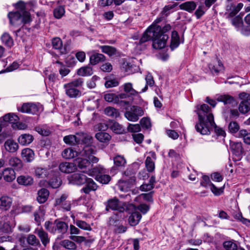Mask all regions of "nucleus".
<instances>
[{
  "label": "nucleus",
  "instance_id": "obj_1",
  "mask_svg": "<svg viewBox=\"0 0 250 250\" xmlns=\"http://www.w3.org/2000/svg\"><path fill=\"white\" fill-rule=\"evenodd\" d=\"M195 112L198 114L199 119V123L195 125L197 132L202 135H208L210 133V129L214 127L217 135L225 137V131L216 125L213 115L207 104L197 105Z\"/></svg>",
  "mask_w": 250,
  "mask_h": 250
},
{
  "label": "nucleus",
  "instance_id": "obj_2",
  "mask_svg": "<svg viewBox=\"0 0 250 250\" xmlns=\"http://www.w3.org/2000/svg\"><path fill=\"white\" fill-rule=\"evenodd\" d=\"M160 21V19H156L154 23L150 26L144 33L140 40V43L145 42L151 39L153 40L152 46L155 49L164 48L168 39L167 34H160L161 27L156 24Z\"/></svg>",
  "mask_w": 250,
  "mask_h": 250
},
{
  "label": "nucleus",
  "instance_id": "obj_3",
  "mask_svg": "<svg viewBox=\"0 0 250 250\" xmlns=\"http://www.w3.org/2000/svg\"><path fill=\"white\" fill-rule=\"evenodd\" d=\"M95 152L93 146H85L81 152V156L75 160L78 167L83 169L89 167L91 163H97L99 161V159L93 155Z\"/></svg>",
  "mask_w": 250,
  "mask_h": 250
},
{
  "label": "nucleus",
  "instance_id": "obj_4",
  "mask_svg": "<svg viewBox=\"0 0 250 250\" xmlns=\"http://www.w3.org/2000/svg\"><path fill=\"white\" fill-rule=\"evenodd\" d=\"M83 83V79L79 78L63 85L65 94L70 98H76L81 96L80 91L77 87Z\"/></svg>",
  "mask_w": 250,
  "mask_h": 250
},
{
  "label": "nucleus",
  "instance_id": "obj_5",
  "mask_svg": "<svg viewBox=\"0 0 250 250\" xmlns=\"http://www.w3.org/2000/svg\"><path fill=\"white\" fill-rule=\"evenodd\" d=\"M10 23L13 25H20L30 21V15L28 12H24L22 15L19 11L10 12L8 14Z\"/></svg>",
  "mask_w": 250,
  "mask_h": 250
},
{
  "label": "nucleus",
  "instance_id": "obj_6",
  "mask_svg": "<svg viewBox=\"0 0 250 250\" xmlns=\"http://www.w3.org/2000/svg\"><path fill=\"white\" fill-rule=\"evenodd\" d=\"M105 172V169L101 166L88 169V171H86L89 176H95L96 180L103 184H108L111 180V177L109 175L104 174Z\"/></svg>",
  "mask_w": 250,
  "mask_h": 250
},
{
  "label": "nucleus",
  "instance_id": "obj_7",
  "mask_svg": "<svg viewBox=\"0 0 250 250\" xmlns=\"http://www.w3.org/2000/svg\"><path fill=\"white\" fill-rule=\"evenodd\" d=\"M45 228L52 233H59L64 234L67 230L68 225L65 222L58 220L54 222H46L44 224Z\"/></svg>",
  "mask_w": 250,
  "mask_h": 250
},
{
  "label": "nucleus",
  "instance_id": "obj_8",
  "mask_svg": "<svg viewBox=\"0 0 250 250\" xmlns=\"http://www.w3.org/2000/svg\"><path fill=\"white\" fill-rule=\"evenodd\" d=\"M144 114V111L142 107L133 105L125 112V116L129 121L136 122Z\"/></svg>",
  "mask_w": 250,
  "mask_h": 250
},
{
  "label": "nucleus",
  "instance_id": "obj_9",
  "mask_svg": "<svg viewBox=\"0 0 250 250\" xmlns=\"http://www.w3.org/2000/svg\"><path fill=\"white\" fill-rule=\"evenodd\" d=\"M18 110L22 113L37 114L42 110V105L39 103H24Z\"/></svg>",
  "mask_w": 250,
  "mask_h": 250
},
{
  "label": "nucleus",
  "instance_id": "obj_10",
  "mask_svg": "<svg viewBox=\"0 0 250 250\" xmlns=\"http://www.w3.org/2000/svg\"><path fill=\"white\" fill-rule=\"evenodd\" d=\"M86 171L88 170H83L82 173H76L69 176L67 178L69 183L78 186L84 184L88 178L84 174V173L87 174Z\"/></svg>",
  "mask_w": 250,
  "mask_h": 250
},
{
  "label": "nucleus",
  "instance_id": "obj_11",
  "mask_svg": "<svg viewBox=\"0 0 250 250\" xmlns=\"http://www.w3.org/2000/svg\"><path fill=\"white\" fill-rule=\"evenodd\" d=\"M239 97L241 100L239 106V110L243 114L246 113L250 109V94L243 92L239 94Z\"/></svg>",
  "mask_w": 250,
  "mask_h": 250
},
{
  "label": "nucleus",
  "instance_id": "obj_12",
  "mask_svg": "<svg viewBox=\"0 0 250 250\" xmlns=\"http://www.w3.org/2000/svg\"><path fill=\"white\" fill-rule=\"evenodd\" d=\"M106 209H109L112 210H118L120 213L123 212L125 209V207L124 205L119 202L116 198H113L109 199L105 203Z\"/></svg>",
  "mask_w": 250,
  "mask_h": 250
},
{
  "label": "nucleus",
  "instance_id": "obj_13",
  "mask_svg": "<svg viewBox=\"0 0 250 250\" xmlns=\"http://www.w3.org/2000/svg\"><path fill=\"white\" fill-rule=\"evenodd\" d=\"M231 23L235 27L236 29L240 31L242 34L245 35H249L250 34V25L243 28L242 27V19L241 17L238 16L232 19Z\"/></svg>",
  "mask_w": 250,
  "mask_h": 250
},
{
  "label": "nucleus",
  "instance_id": "obj_14",
  "mask_svg": "<svg viewBox=\"0 0 250 250\" xmlns=\"http://www.w3.org/2000/svg\"><path fill=\"white\" fill-rule=\"evenodd\" d=\"M1 178L6 183L13 182L16 178L15 170L11 167H6L1 172Z\"/></svg>",
  "mask_w": 250,
  "mask_h": 250
},
{
  "label": "nucleus",
  "instance_id": "obj_15",
  "mask_svg": "<svg viewBox=\"0 0 250 250\" xmlns=\"http://www.w3.org/2000/svg\"><path fill=\"white\" fill-rule=\"evenodd\" d=\"M243 4L239 3L235 5L230 3L227 5L225 15L227 17L230 18L234 16L243 7Z\"/></svg>",
  "mask_w": 250,
  "mask_h": 250
},
{
  "label": "nucleus",
  "instance_id": "obj_16",
  "mask_svg": "<svg viewBox=\"0 0 250 250\" xmlns=\"http://www.w3.org/2000/svg\"><path fill=\"white\" fill-rule=\"evenodd\" d=\"M61 246L69 250H74L76 248V245L74 242L65 239L62 241L60 244L55 242L53 246V250H62Z\"/></svg>",
  "mask_w": 250,
  "mask_h": 250
},
{
  "label": "nucleus",
  "instance_id": "obj_17",
  "mask_svg": "<svg viewBox=\"0 0 250 250\" xmlns=\"http://www.w3.org/2000/svg\"><path fill=\"white\" fill-rule=\"evenodd\" d=\"M59 168L62 172L64 173H72L77 169L76 164L67 162L60 163L59 166Z\"/></svg>",
  "mask_w": 250,
  "mask_h": 250
},
{
  "label": "nucleus",
  "instance_id": "obj_18",
  "mask_svg": "<svg viewBox=\"0 0 250 250\" xmlns=\"http://www.w3.org/2000/svg\"><path fill=\"white\" fill-rule=\"evenodd\" d=\"M146 158L145 164L147 171L152 172L155 168L154 161L156 159V156L155 153L153 151L149 152Z\"/></svg>",
  "mask_w": 250,
  "mask_h": 250
},
{
  "label": "nucleus",
  "instance_id": "obj_19",
  "mask_svg": "<svg viewBox=\"0 0 250 250\" xmlns=\"http://www.w3.org/2000/svg\"><path fill=\"white\" fill-rule=\"evenodd\" d=\"M53 172L50 168L37 167L35 170V175L38 178H45L49 177Z\"/></svg>",
  "mask_w": 250,
  "mask_h": 250
},
{
  "label": "nucleus",
  "instance_id": "obj_20",
  "mask_svg": "<svg viewBox=\"0 0 250 250\" xmlns=\"http://www.w3.org/2000/svg\"><path fill=\"white\" fill-rule=\"evenodd\" d=\"M85 184V186L82 188L81 191L85 194H88L92 191H95L98 188L97 185L91 178H88Z\"/></svg>",
  "mask_w": 250,
  "mask_h": 250
},
{
  "label": "nucleus",
  "instance_id": "obj_21",
  "mask_svg": "<svg viewBox=\"0 0 250 250\" xmlns=\"http://www.w3.org/2000/svg\"><path fill=\"white\" fill-rule=\"evenodd\" d=\"M13 202L12 198L8 196H2L0 198V209L7 211L11 208Z\"/></svg>",
  "mask_w": 250,
  "mask_h": 250
},
{
  "label": "nucleus",
  "instance_id": "obj_22",
  "mask_svg": "<svg viewBox=\"0 0 250 250\" xmlns=\"http://www.w3.org/2000/svg\"><path fill=\"white\" fill-rule=\"evenodd\" d=\"M4 147L6 151L14 153L19 149V145L13 139H7L4 143Z\"/></svg>",
  "mask_w": 250,
  "mask_h": 250
},
{
  "label": "nucleus",
  "instance_id": "obj_23",
  "mask_svg": "<svg viewBox=\"0 0 250 250\" xmlns=\"http://www.w3.org/2000/svg\"><path fill=\"white\" fill-rule=\"evenodd\" d=\"M21 156L23 161L30 163L35 158V153L33 150L29 148H25L22 150Z\"/></svg>",
  "mask_w": 250,
  "mask_h": 250
},
{
  "label": "nucleus",
  "instance_id": "obj_24",
  "mask_svg": "<svg viewBox=\"0 0 250 250\" xmlns=\"http://www.w3.org/2000/svg\"><path fill=\"white\" fill-rule=\"evenodd\" d=\"M35 233L40 238L42 244L46 246L50 242L49 238L47 232L44 231L42 229H36Z\"/></svg>",
  "mask_w": 250,
  "mask_h": 250
},
{
  "label": "nucleus",
  "instance_id": "obj_25",
  "mask_svg": "<svg viewBox=\"0 0 250 250\" xmlns=\"http://www.w3.org/2000/svg\"><path fill=\"white\" fill-rule=\"evenodd\" d=\"M34 140L33 136L30 134H23L20 135L18 139V142L22 146H27L31 144Z\"/></svg>",
  "mask_w": 250,
  "mask_h": 250
},
{
  "label": "nucleus",
  "instance_id": "obj_26",
  "mask_svg": "<svg viewBox=\"0 0 250 250\" xmlns=\"http://www.w3.org/2000/svg\"><path fill=\"white\" fill-rule=\"evenodd\" d=\"M33 181V178L29 175H21L17 178V182L19 185L25 186L32 185Z\"/></svg>",
  "mask_w": 250,
  "mask_h": 250
},
{
  "label": "nucleus",
  "instance_id": "obj_27",
  "mask_svg": "<svg viewBox=\"0 0 250 250\" xmlns=\"http://www.w3.org/2000/svg\"><path fill=\"white\" fill-rule=\"evenodd\" d=\"M209 68L213 73L218 74L224 69V66L220 60H216L208 65Z\"/></svg>",
  "mask_w": 250,
  "mask_h": 250
},
{
  "label": "nucleus",
  "instance_id": "obj_28",
  "mask_svg": "<svg viewBox=\"0 0 250 250\" xmlns=\"http://www.w3.org/2000/svg\"><path fill=\"white\" fill-rule=\"evenodd\" d=\"M77 74L82 77H87L91 76L93 73L92 67L89 65L82 66L77 70Z\"/></svg>",
  "mask_w": 250,
  "mask_h": 250
},
{
  "label": "nucleus",
  "instance_id": "obj_29",
  "mask_svg": "<svg viewBox=\"0 0 250 250\" xmlns=\"http://www.w3.org/2000/svg\"><path fill=\"white\" fill-rule=\"evenodd\" d=\"M231 150L233 154L240 159L243 153V147L241 143H233L231 145Z\"/></svg>",
  "mask_w": 250,
  "mask_h": 250
},
{
  "label": "nucleus",
  "instance_id": "obj_30",
  "mask_svg": "<svg viewBox=\"0 0 250 250\" xmlns=\"http://www.w3.org/2000/svg\"><path fill=\"white\" fill-rule=\"evenodd\" d=\"M52 44L53 48L59 50L61 55L65 53V49L62 47V42L60 38H53L52 41Z\"/></svg>",
  "mask_w": 250,
  "mask_h": 250
},
{
  "label": "nucleus",
  "instance_id": "obj_31",
  "mask_svg": "<svg viewBox=\"0 0 250 250\" xmlns=\"http://www.w3.org/2000/svg\"><path fill=\"white\" fill-rule=\"evenodd\" d=\"M8 164L17 170L20 169L22 167V163L21 160L16 157H10L8 159Z\"/></svg>",
  "mask_w": 250,
  "mask_h": 250
},
{
  "label": "nucleus",
  "instance_id": "obj_32",
  "mask_svg": "<svg viewBox=\"0 0 250 250\" xmlns=\"http://www.w3.org/2000/svg\"><path fill=\"white\" fill-rule=\"evenodd\" d=\"M62 157L65 159H70L78 156V152L71 147L64 149L62 152Z\"/></svg>",
  "mask_w": 250,
  "mask_h": 250
},
{
  "label": "nucleus",
  "instance_id": "obj_33",
  "mask_svg": "<svg viewBox=\"0 0 250 250\" xmlns=\"http://www.w3.org/2000/svg\"><path fill=\"white\" fill-rule=\"evenodd\" d=\"M95 138L101 143L108 144L111 137L106 132H99L95 134Z\"/></svg>",
  "mask_w": 250,
  "mask_h": 250
},
{
  "label": "nucleus",
  "instance_id": "obj_34",
  "mask_svg": "<svg viewBox=\"0 0 250 250\" xmlns=\"http://www.w3.org/2000/svg\"><path fill=\"white\" fill-rule=\"evenodd\" d=\"M105 57L104 55L99 53H95L90 56L89 63L91 65H96L100 62L104 61Z\"/></svg>",
  "mask_w": 250,
  "mask_h": 250
},
{
  "label": "nucleus",
  "instance_id": "obj_35",
  "mask_svg": "<svg viewBox=\"0 0 250 250\" xmlns=\"http://www.w3.org/2000/svg\"><path fill=\"white\" fill-rule=\"evenodd\" d=\"M141 218V214L137 211H135L129 216L128 219L129 223L132 226H136L139 223Z\"/></svg>",
  "mask_w": 250,
  "mask_h": 250
},
{
  "label": "nucleus",
  "instance_id": "obj_36",
  "mask_svg": "<svg viewBox=\"0 0 250 250\" xmlns=\"http://www.w3.org/2000/svg\"><path fill=\"white\" fill-rule=\"evenodd\" d=\"M38 194L37 201L40 203H43L47 200L49 192L47 189L45 188H42L39 190Z\"/></svg>",
  "mask_w": 250,
  "mask_h": 250
},
{
  "label": "nucleus",
  "instance_id": "obj_37",
  "mask_svg": "<svg viewBox=\"0 0 250 250\" xmlns=\"http://www.w3.org/2000/svg\"><path fill=\"white\" fill-rule=\"evenodd\" d=\"M196 7V4L194 1H187L179 5L181 10L187 11L188 12H192Z\"/></svg>",
  "mask_w": 250,
  "mask_h": 250
},
{
  "label": "nucleus",
  "instance_id": "obj_38",
  "mask_svg": "<svg viewBox=\"0 0 250 250\" xmlns=\"http://www.w3.org/2000/svg\"><path fill=\"white\" fill-rule=\"evenodd\" d=\"M80 138L78 135V133L76 134V135H69L65 136L63 138V141L66 144L69 145H74L77 143H79V139Z\"/></svg>",
  "mask_w": 250,
  "mask_h": 250
},
{
  "label": "nucleus",
  "instance_id": "obj_39",
  "mask_svg": "<svg viewBox=\"0 0 250 250\" xmlns=\"http://www.w3.org/2000/svg\"><path fill=\"white\" fill-rule=\"evenodd\" d=\"M78 135L80 138L79 139V143L82 142L87 144V146H89V145L92 143V137L91 135L83 132L78 133Z\"/></svg>",
  "mask_w": 250,
  "mask_h": 250
},
{
  "label": "nucleus",
  "instance_id": "obj_40",
  "mask_svg": "<svg viewBox=\"0 0 250 250\" xmlns=\"http://www.w3.org/2000/svg\"><path fill=\"white\" fill-rule=\"evenodd\" d=\"M180 44L179 37L178 33L173 31L171 33V41L170 44V48L172 50L177 47Z\"/></svg>",
  "mask_w": 250,
  "mask_h": 250
},
{
  "label": "nucleus",
  "instance_id": "obj_41",
  "mask_svg": "<svg viewBox=\"0 0 250 250\" xmlns=\"http://www.w3.org/2000/svg\"><path fill=\"white\" fill-rule=\"evenodd\" d=\"M1 40L3 43L8 47H11L14 44L13 39L7 33H4L2 35Z\"/></svg>",
  "mask_w": 250,
  "mask_h": 250
},
{
  "label": "nucleus",
  "instance_id": "obj_42",
  "mask_svg": "<svg viewBox=\"0 0 250 250\" xmlns=\"http://www.w3.org/2000/svg\"><path fill=\"white\" fill-rule=\"evenodd\" d=\"M46 78L48 80L49 84L52 85L58 79V75L53 72H49L47 69L44 71Z\"/></svg>",
  "mask_w": 250,
  "mask_h": 250
},
{
  "label": "nucleus",
  "instance_id": "obj_43",
  "mask_svg": "<svg viewBox=\"0 0 250 250\" xmlns=\"http://www.w3.org/2000/svg\"><path fill=\"white\" fill-rule=\"evenodd\" d=\"M104 113L113 118H116L120 116L119 111L116 108L112 107H107L104 109Z\"/></svg>",
  "mask_w": 250,
  "mask_h": 250
},
{
  "label": "nucleus",
  "instance_id": "obj_44",
  "mask_svg": "<svg viewBox=\"0 0 250 250\" xmlns=\"http://www.w3.org/2000/svg\"><path fill=\"white\" fill-rule=\"evenodd\" d=\"M216 100L218 102L224 103L225 104H230L234 102V98L228 95H219Z\"/></svg>",
  "mask_w": 250,
  "mask_h": 250
},
{
  "label": "nucleus",
  "instance_id": "obj_45",
  "mask_svg": "<svg viewBox=\"0 0 250 250\" xmlns=\"http://www.w3.org/2000/svg\"><path fill=\"white\" fill-rule=\"evenodd\" d=\"M237 137L243 138L246 144L250 145V132H248L246 130L242 129L236 135Z\"/></svg>",
  "mask_w": 250,
  "mask_h": 250
},
{
  "label": "nucleus",
  "instance_id": "obj_46",
  "mask_svg": "<svg viewBox=\"0 0 250 250\" xmlns=\"http://www.w3.org/2000/svg\"><path fill=\"white\" fill-rule=\"evenodd\" d=\"M122 67L125 71L128 74L134 73L136 70L135 65H134L126 61L124 62L123 63Z\"/></svg>",
  "mask_w": 250,
  "mask_h": 250
},
{
  "label": "nucleus",
  "instance_id": "obj_47",
  "mask_svg": "<svg viewBox=\"0 0 250 250\" xmlns=\"http://www.w3.org/2000/svg\"><path fill=\"white\" fill-rule=\"evenodd\" d=\"M45 214V211L43 207H40L39 209L34 213L35 220L38 223H40L43 220V216Z\"/></svg>",
  "mask_w": 250,
  "mask_h": 250
},
{
  "label": "nucleus",
  "instance_id": "obj_48",
  "mask_svg": "<svg viewBox=\"0 0 250 250\" xmlns=\"http://www.w3.org/2000/svg\"><path fill=\"white\" fill-rule=\"evenodd\" d=\"M65 12L64 7L62 6H60L54 9L53 15L55 18L60 19L64 16Z\"/></svg>",
  "mask_w": 250,
  "mask_h": 250
},
{
  "label": "nucleus",
  "instance_id": "obj_49",
  "mask_svg": "<svg viewBox=\"0 0 250 250\" xmlns=\"http://www.w3.org/2000/svg\"><path fill=\"white\" fill-rule=\"evenodd\" d=\"M3 121L14 124L19 120V117L14 113H8L3 117Z\"/></svg>",
  "mask_w": 250,
  "mask_h": 250
},
{
  "label": "nucleus",
  "instance_id": "obj_50",
  "mask_svg": "<svg viewBox=\"0 0 250 250\" xmlns=\"http://www.w3.org/2000/svg\"><path fill=\"white\" fill-rule=\"evenodd\" d=\"M110 127L114 132L117 134H121L124 131L123 126L118 123L115 122L112 123Z\"/></svg>",
  "mask_w": 250,
  "mask_h": 250
},
{
  "label": "nucleus",
  "instance_id": "obj_51",
  "mask_svg": "<svg viewBox=\"0 0 250 250\" xmlns=\"http://www.w3.org/2000/svg\"><path fill=\"white\" fill-rule=\"evenodd\" d=\"M114 163L117 167H122L125 166L126 161L123 156L118 155L114 157Z\"/></svg>",
  "mask_w": 250,
  "mask_h": 250
},
{
  "label": "nucleus",
  "instance_id": "obj_52",
  "mask_svg": "<svg viewBox=\"0 0 250 250\" xmlns=\"http://www.w3.org/2000/svg\"><path fill=\"white\" fill-rule=\"evenodd\" d=\"M102 51L109 56H112L115 54L116 49L115 48L108 45H103L100 47Z\"/></svg>",
  "mask_w": 250,
  "mask_h": 250
},
{
  "label": "nucleus",
  "instance_id": "obj_53",
  "mask_svg": "<svg viewBox=\"0 0 250 250\" xmlns=\"http://www.w3.org/2000/svg\"><path fill=\"white\" fill-rule=\"evenodd\" d=\"M145 80L146 81V85L145 86V87L143 89H142L141 92H146V90L147 89L148 85H149L150 86H152L154 83V81L153 77L149 73L147 74L146 75Z\"/></svg>",
  "mask_w": 250,
  "mask_h": 250
},
{
  "label": "nucleus",
  "instance_id": "obj_54",
  "mask_svg": "<svg viewBox=\"0 0 250 250\" xmlns=\"http://www.w3.org/2000/svg\"><path fill=\"white\" fill-rule=\"evenodd\" d=\"M75 224L76 225L77 227H78L81 229L86 230H91L90 226L89 225V224H87L85 221L80 220H76L75 221Z\"/></svg>",
  "mask_w": 250,
  "mask_h": 250
},
{
  "label": "nucleus",
  "instance_id": "obj_55",
  "mask_svg": "<svg viewBox=\"0 0 250 250\" xmlns=\"http://www.w3.org/2000/svg\"><path fill=\"white\" fill-rule=\"evenodd\" d=\"M116 186L122 191H126L129 188V184L125 181L119 180Z\"/></svg>",
  "mask_w": 250,
  "mask_h": 250
},
{
  "label": "nucleus",
  "instance_id": "obj_56",
  "mask_svg": "<svg viewBox=\"0 0 250 250\" xmlns=\"http://www.w3.org/2000/svg\"><path fill=\"white\" fill-rule=\"evenodd\" d=\"M240 127L236 122H231L229 124V130L232 134H236L239 131Z\"/></svg>",
  "mask_w": 250,
  "mask_h": 250
},
{
  "label": "nucleus",
  "instance_id": "obj_57",
  "mask_svg": "<svg viewBox=\"0 0 250 250\" xmlns=\"http://www.w3.org/2000/svg\"><path fill=\"white\" fill-rule=\"evenodd\" d=\"M223 246L227 250H236L237 247V245L232 241L224 242Z\"/></svg>",
  "mask_w": 250,
  "mask_h": 250
},
{
  "label": "nucleus",
  "instance_id": "obj_58",
  "mask_svg": "<svg viewBox=\"0 0 250 250\" xmlns=\"http://www.w3.org/2000/svg\"><path fill=\"white\" fill-rule=\"evenodd\" d=\"M105 100L108 102L117 103L118 98L116 94L114 93H107L104 95Z\"/></svg>",
  "mask_w": 250,
  "mask_h": 250
},
{
  "label": "nucleus",
  "instance_id": "obj_59",
  "mask_svg": "<svg viewBox=\"0 0 250 250\" xmlns=\"http://www.w3.org/2000/svg\"><path fill=\"white\" fill-rule=\"evenodd\" d=\"M15 6L17 10V11H19L22 15H23L24 12H27L25 10V3L22 1H20L15 4Z\"/></svg>",
  "mask_w": 250,
  "mask_h": 250
},
{
  "label": "nucleus",
  "instance_id": "obj_60",
  "mask_svg": "<svg viewBox=\"0 0 250 250\" xmlns=\"http://www.w3.org/2000/svg\"><path fill=\"white\" fill-rule=\"evenodd\" d=\"M27 241L31 245L37 246L40 245L39 240L36 238L35 235L33 234H30L28 236Z\"/></svg>",
  "mask_w": 250,
  "mask_h": 250
},
{
  "label": "nucleus",
  "instance_id": "obj_61",
  "mask_svg": "<svg viewBox=\"0 0 250 250\" xmlns=\"http://www.w3.org/2000/svg\"><path fill=\"white\" fill-rule=\"evenodd\" d=\"M49 184L52 188H58L61 185V181L59 178L55 177L49 181Z\"/></svg>",
  "mask_w": 250,
  "mask_h": 250
},
{
  "label": "nucleus",
  "instance_id": "obj_62",
  "mask_svg": "<svg viewBox=\"0 0 250 250\" xmlns=\"http://www.w3.org/2000/svg\"><path fill=\"white\" fill-rule=\"evenodd\" d=\"M104 85L106 88L113 87L119 85V82L116 79H110L105 82Z\"/></svg>",
  "mask_w": 250,
  "mask_h": 250
},
{
  "label": "nucleus",
  "instance_id": "obj_63",
  "mask_svg": "<svg viewBox=\"0 0 250 250\" xmlns=\"http://www.w3.org/2000/svg\"><path fill=\"white\" fill-rule=\"evenodd\" d=\"M127 130L130 132H138L141 130V127L139 124H129Z\"/></svg>",
  "mask_w": 250,
  "mask_h": 250
},
{
  "label": "nucleus",
  "instance_id": "obj_64",
  "mask_svg": "<svg viewBox=\"0 0 250 250\" xmlns=\"http://www.w3.org/2000/svg\"><path fill=\"white\" fill-rule=\"evenodd\" d=\"M140 122L143 127L148 129L151 126V122L149 118L145 117L143 118Z\"/></svg>",
  "mask_w": 250,
  "mask_h": 250
}]
</instances>
